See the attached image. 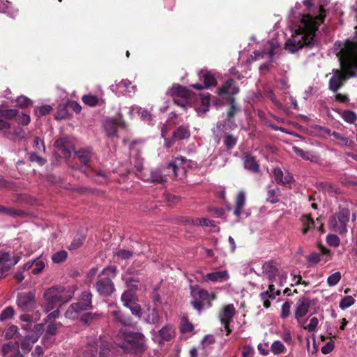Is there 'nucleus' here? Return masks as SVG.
Here are the masks:
<instances>
[{
    "mask_svg": "<svg viewBox=\"0 0 357 357\" xmlns=\"http://www.w3.org/2000/svg\"><path fill=\"white\" fill-rule=\"evenodd\" d=\"M305 13L299 10L301 5L297 3L289 15L291 36L286 43V49L291 53L303 47L312 48L317 43L315 33L319 25L324 22L325 10L323 6H314L312 0H304Z\"/></svg>",
    "mask_w": 357,
    "mask_h": 357,
    "instance_id": "1",
    "label": "nucleus"
},
{
    "mask_svg": "<svg viewBox=\"0 0 357 357\" xmlns=\"http://www.w3.org/2000/svg\"><path fill=\"white\" fill-rule=\"evenodd\" d=\"M334 49L337 52L342 70H333L329 80V89L337 92L348 77L357 75V43L349 40L344 43L335 42Z\"/></svg>",
    "mask_w": 357,
    "mask_h": 357,
    "instance_id": "2",
    "label": "nucleus"
},
{
    "mask_svg": "<svg viewBox=\"0 0 357 357\" xmlns=\"http://www.w3.org/2000/svg\"><path fill=\"white\" fill-rule=\"evenodd\" d=\"M238 91L239 89L235 85V82L233 79L227 80L223 85L218 89V95L222 98H225V96H226V100L230 103V108L227 112V119L218 123V127L221 128L223 131L231 130L236 127L234 116L238 109L235 105L233 96L237 94Z\"/></svg>",
    "mask_w": 357,
    "mask_h": 357,
    "instance_id": "3",
    "label": "nucleus"
},
{
    "mask_svg": "<svg viewBox=\"0 0 357 357\" xmlns=\"http://www.w3.org/2000/svg\"><path fill=\"white\" fill-rule=\"evenodd\" d=\"M74 288H66L63 286H54L47 289L43 297L45 302L42 305L43 310L47 313L54 309L57 305L63 304L71 300L74 295Z\"/></svg>",
    "mask_w": 357,
    "mask_h": 357,
    "instance_id": "4",
    "label": "nucleus"
},
{
    "mask_svg": "<svg viewBox=\"0 0 357 357\" xmlns=\"http://www.w3.org/2000/svg\"><path fill=\"white\" fill-rule=\"evenodd\" d=\"M119 345L126 353L137 354L144 351L142 335L121 330L118 335Z\"/></svg>",
    "mask_w": 357,
    "mask_h": 357,
    "instance_id": "5",
    "label": "nucleus"
},
{
    "mask_svg": "<svg viewBox=\"0 0 357 357\" xmlns=\"http://www.w3.org/2000/svg\"><path fill=\"white\" fill-rule=\"evenodd\" d=\"M116 271L115 266H108L101 271L96 284V290L100 295L108 296L114 292L115 288L112 280L116 276Z\"/></svg>",
    "mask_w": 357,
    "mask_h": 357,
    "instance_id": "6",
    "label": "nucleus"
},
{
    "mask_svg": "<svg viewBox=\"0 0 357 357\" xmlns=\"http://www.w3.org/2000/svg\"><path fill=\"white\" fill-rule=\"evenodd\" d=\"M350 213L347 208H340L339 211L331 215L328 220V228L336 233L344 234L347 232V223Z\"/></svg>",
    "mask_w": 357,
    "mask_h": 357,
    "instance_id": "7",
    "label": "nucleus"
},
{
    "mask_svg": "<svg viewBox=\"0 0 357 357\" xmlns=\"http://www.w3.org/2000/svg\"><path fill=\"white\" fill-rule=\"evenodd\" d=\"M185 157L180 156L176 158L173 161L169 162L165 169H164V173L167 174H158V183H165L168 181V177L171 178H177L180 173H183L184 168L181 167L186 161Z\"/></svg>",
    "mask_w": 357,
    "mask_h": 357,
    "instance_id": "8",
    "label": "nucleus"
},
{
    "mask_svg": "<svg viewBox=\"0 0 357 357\" xmlns=\"http://www.w3.org/2000/svg\"><path fill=\"white\" fill-rule=\"evenodd\" d=\"M169 93L172 96L174 105L179 106L184 110L191 107V94L190 91L185 87L181 86H173Z\"/></svg>",
    "mask_w": 357,
    "mask_h": 357,
    "instance_id": "9",
    "label": "nucleus"
},
{
    "mask_svg": "<svg viewBox=\"0 0 357 357\" xmlns=\"http://www.w3.org/2000/svg\"><path fill=\"white\" fill-rule=\"evenodd\" d=\"M255 267L250 268V272H255L257 275L265 274L267 275L270 283L276 281V276L278 275V268L273 261L263 262H255Z\"/></svg>",
    "mask_w": 357,
    "mask_h": 357,
    "instance_id": "10",
    "label": "nucleus"
},
{
    "mask_svg": "<svg viewBox=\"0 0 357 357\" xmlns=\"http://www.w3.org/2000/svg\"><path fill=\"white\" fill-rule=\"evenodd\" d=\"M110 352L109 343L100 337L89 343L85 356L86 357H108Z\"/></svg>",
    "mask_w": 357,
    "mask_h": 357,
    "instance_id": "11",
    "label": "nucleus"
},
{
    "mask_svg": "<svg viewBox=\"0 0 357 357\" xmlns=\"http://www.w3.org/2000/svg\"><path fill=\"white\" fill-rule=\"evenodd\" d=\"M17 305L22 311L29 312L33 310L36 306L35 294L32 291L20 294L17 298Z\"/></svg>",
    "mask_w": 357,
    "mask_h": 357,
    "instance_id": "12",
    "label": "nucleus"
},
{
    "mask_svg": "<svg viewBox=\"0 0 357 357\" xmlns=\"http://www.w3.org/2000/svg\"><path fill=\"white\" fill-rule=\"evenodd\" d=\"M236 313V310L233 304L227 305L220 313L219 317L223 326L224 329L227 331V335H229L231 330L229 328V324Z\"/></svg>",
    "mask_w": 357,
    "mask_h": 357,
    "instance_id": "13",
    "label": "nucleus"
},
{
    "mask_svg": "<svg viewBox=\"0 0 357 357\" xmlns=\"http://www.w3.org/2000/svg\"><path fill=\"white\" fill-rule=\"evenodd\" d=\"M199 79L204 81V84H195L192 86L197 90H202L203 89H208L211 86H215L217 81L214 74L211 71L206 70H202L199 73Z\"/></svg>",
    "mask_w": 357,
    "mask_h": 357,
    "instance_id": "14",
    "label": "nucleus"
},
{
    "mask_svg": "<svg viewBox=\"0 0 357 357\" xmlns=\"http://www.w3.org/2000/svg\"><path fill=\"white\" fill-rule=\"evenodd\" d=\"M280 47V44L277 41H268L266 45V47L262 50H255L254 52L255 59H260L268 56L272 59L273 55L276 53L277 50Z\"/></svg>",
    "mask_w": 357,
    "mask_h": 357,
    "instance_id": "15",
    "label": "nucleus"
},
{
    "mask_svg": "<svg viewBox=\"0 0 357 357\" xmlns=\"http://www.w3.org/2000/svg\"><path fill=\"white\" fill-rule=\"evenodd\" d=\"M311 305V301L310 298L303 296L298 299L295 305L294 315L297 320L305 317L309 312Z\"/></svg>",
    "mask_w": 357,
    "mask_h": 357,
    "instance_id": "16",
    "label": "nucleus"
},
{
    "mask_svg": "<svg viewBox=\"0 0 357 357\" xmlns=\"http://www.w3.org/2000/svg\"><path fill=\"white\" fill-rule=\"evenodd\" d=\"M119 126H125L122 121V115L119 114V118L109 119L105 121L104 128L107 135L109 137H114L117 132V128Z\"/></svg>",
    "mask_w": 357,
    "mask_h": 357,
    "instance_id": "17",
    "label": "nucleus"
},
{
    "mask_svg": "<svg viewBox=\"0 0 357 357\" xmlns=\"http://www.w3.org/2000/svg\"><path fill=\"white\" fill-rule=\"evenodd\" d=\"M326 133L328 135L333 137L334 139L337 141V144L340 146L354 148L355 146V142L353 140L338 132L331 131V130L327 129Z\"/></svg>",
    "mask_w": 357,
    "mask_h": 357,
    "instance_id": "18",
    "label": "nucleus"
},
{
    "mask_svg": "<svg viewBox=\"0 0 357 357\" xmlns=\"http://www.w3.org/2000/svg\"><path fill=\"white\" fill-rule=\"evenodd\" d=\"M78 160L82 164L80 167L81 171L86 172V168L89 166V163L91 161L93 153L89 149H81L75 153Z\"/></svg>",
    "mask_w": 357,
    "mask_h": 357,
    "instance_id": "19",
    "label": "nucleus"
},
{
    "mask_svg": "<svg viewBox=\"0 0 357 357\" xmlns=\"http://www.w3.org/2000/svg\"><path fill=\"white\" fill-rule=\"evenodd\" d=\"M138 115L140 119L147 123H150L152 120V115L147 109H143L137 105H132L130 108L129 115L131 119L134 118L135 115Z\"/></svg>",
    "mask_w": 357,
    "mask_h": 357,
    "instance_id": "20",
    "label": "nucleus"
},
{
    "mask_svg": "<svg viewBox=\"0 0 357 357\" xmlns=\"http://www.w3.org/2000/svg\"><path fill=\"white\" fill-rule=\"evenodd\" d=\"M116 87L121 93L128 96H132L137 91V86L132 84V82L127 79L120 81L116 84Z\"/></svg>",
    "mask_w": 357,
    "mask_h": 357,
    "instance_id": "21",
    "label": "nucleus"
},
{
    "mask_svg": "<svg viewBox=\"0 0 357 357\" xmlns=\"http://www.w3.org/2000/svg\"><path fill=\"white\" fill-rule=\"evenodd\" d=\"M54 146L61 152L63 157H68L73 149L72 143L65 137L58 139L54 142Z\"/></svg>",
    "mask_w": 357,
    "mask_h": 357,
    "instance_id": "22",
    "label": "nucleus"
},
{
    "mask_svg": "<svg viewBox=\"0 0 357 357\" xmlns=\"http://www.w3.org/2000/svg\"><path fill=\"white\" fill-rule=\"evenodd\" d=\"M40 317V314L39 312H36L32 315L29 314H24L20 317V321L24 322L25 324H23L22 325V328L29 331L32 330V323H34L39 320Z\"/></svg>",
    "mask_w": 357,
    "mask_h": 357,
    "instance_id": "23",
    "label": "nucleus"
},
{
    "mask_svg": "<svg viewBox=\"0 0 357 357\" xmlns=\"http://www.w3.org/2000/svg\"><path fill=\"white\" fill-rule=\"evenodd\" d=\"M229 278V273L227 271H219L210 273H207L203 276L204 281H211L213 282H225Z\"/></svg>",
    "mask_w": 357,
    "mask_h": 357,
    "instance_id": "24",
    "label": "nucleus"
},
{
    "mask_svg": "<svg viewBox=\"0 0 357 357\" xmlns=\"http://www.w3.org/2000/svg\"><path fill=\"white\" fill-rule=\"evenodd\" d=\"M175 336V331L174 328L171 326H165L162 328L158 332V340L159 344H161L162 342H169L172 340Z\"/></svg>",
    "mask_w": 357,
    "mask_h": 357,
    "instance_id": "25",
    "label": "nucleus"
},
{
    "mask_svg": "<svg viewBox=\"0 0 357 357\" xmlns=\"http://www.w3.org/2000/svg\"><path fill=\"white\" fill-rule=\"evenodd\" d=\"M244 167L253 172L257 173L259 171V165L256 158L249 153H246L243 157Z\"/></svg>",
    "mask_w": 357,
    "mask_h": 357,
    "instance_id": "26",
    "label": "nucleus"
},
{
    "mask_svg": "<svg viewBox=\"0 0 357 357\" xmlns=\"http://www.w3.org/2000/svg\"><path fill=\"white\" fill-rule=\"evenodd\" d=\"M45 263L40 259H36L33 261H30L24 265L23 270L28 271L32 268V273L33 275H38L45 268Z\"/></svg>",
    "mask_w": 357,
    "mask_h": 357,
    "instance_id": "27",
    "label": "nucleus"
},
{
    "mask_svg": "<svg viewBox=\"0 0 357 357\" xmlns=\"http://www.w3.org/2000/svg\"><path fill=\"white\" fill-rule=\"evenodd\" d=\"M210 106V95L208 93L206 94H202L200 97V103L197 105L195 110L199 116L204 115L209 109Z\"/></svg>",
    "mask_w": 357,
    "mask_h": 357,
    "instance_id": "28",
    "label": "nucleus"
},
{
    "mask_svg": "<svg viewBox=\"0 0 357 357\" xmlns=\"http://www.w3.org/2000/svg\"><path fill=\"white\" fill-rule=\"evenodd\" d=\"M190 292L193 299L204 301L209 298V294L206 290L200 288L199 286H190Z\"/></svg>",
    "mask_w": 357,
    "mask_h": 357,
    "instance_id": "29",
    "label": "nucleus"
},
{
    "mask_svg": "<svg viewBox=\"0 0 357 357\" xmlns=\"http://www.w3.org/2000/svg\"><path fill=\"white\" fill-rule=\"evenodd\" d=\"M245 195L243 192H240L236 198V204L234 211V214L236 217H240V215L243 213V207L245 206Z\"/></svg>",
    "mask_w": 357,
    "mask_h": 357,
    "instance_id": "30",
    "label": "nucleus"
},
{
    "mask_svg": "<svg viewBox=\"0 0 357 357\" xmlns=\"http://www.w3.org/2000/svg\"><path fill=\"white\" fill-rule=\"evenodd\" d=\"M38 341L37 335H26L22 340L20 346L24 353H29L33 345Z\"/></svg>",
    "mask_w": 357,
    "mask_h": 357,
    "instance_id": "31",
    "label": "nucleus"
},
{
    "mask_svg": "<svg viewBox=\"0 0 357 357\" xmlns=\"http://www.w3.org/2000/svg\"><path fill=\"white\" fill-rule=\"evenodd\" d=\"M91 298V293L89 291H85L82 293L79 301L77 303H80V307L82 308V310H87L92 307Z\"/></svg>",
    "mask_w": 357,
    "mask_h": 357,
    "instance_id": "32",
    "label": "nucleus"
},
{
    "mask_svg": "<svg viewBox=\"0 0 357 357\" xmlns=\"http://www.w3.org/2000/svg\"><path fill=\"white\" fill-rule=\"evenodd\" d=\"M82 311L83 310L82 308L80 307V303H73L65 312V317L70 319H75Z\"/></svg>",
    "mask_w": 357,
    "mask_h": 357,
    "instance_id": "33",
    "label": "nucleus"
},
{
    "mask_svg": "<svg viewBox=\"0 0 357 357\" xmlns=\"http://www.w3.org/2000/svg\"><path fill=\"white\" fill-rule=\"evenodd\" d=\"M301 220L303 226L302 229V233L303 234H307L310 230L314 227V221L310 215H302Z\"/></svg>",
    "mask_w": 357,
    "mask_h": 357,
    "instance_id": "34",
    "label": "nucleus"
},
{
    "mask_svg": "<svg viewBox=\"0 0 357 357\" xmlns=\"http://www.w3.org/2000/svg\"><path fill=\"white\" fill-rule=\"evenodd\" d=\"M19 260L20 257L17 256L11 259L10 255L6 252H2L0 254V264H6L7 266H9V269H10L12 266H15Z\"/></svg>",
    "mask_w": 357,
    "mask_h": 357,
    "instance_id": "35",
    "label": "nucleus"
},
{
    "mask_svg": "<svg viewBox=\"0 0 357 357\" xmlns=\"http://www.w3.org/2000/svg\"><path fill=\"white\" fill-rule=\"evenodd\" d=\"M174 138L176 140L187 139L190 137V131L187 126H181L173 132Z\"/></svg>",
    "mask_w": 357,
    "mask_h": 357,
    "instance_id": "36",
    "label": "nucleus"
},
{
    "mask_svg": "<svg viewBox=\"0 0 357 357\" xmlns=\"http://www.w3.org/2000/svg\"><path fill=\"white\" fill-rule=\"evenodd\" d=\"M17 350H19V344L18 342H8L6 344H4L2 347V354L3 356H6L8 354L13 355L14 354Z\"/></svg>",
    "mask_w": 357,
    "mask_h": 357,
    "instance_id": "37",
    "label": "nucleus"
},
{
    "mask_svg": "<svg viewBox=\"0 0 357 357\" xmlns=\"http://www.w3.org/2000/svg\"><path fill=\"white\" fill-rule=\"evenodd\" d=\"M112 316L114 319L121 323L123 325L125 326H130L131 325V321L129 317L125 316L123 314H122L120 311L118 310H114L112 312Z\"/></svg>",
    "mask_w": 357,
    "mask_h": 357,
    "instance_id": "38",
    "label": "nucleus"
},
{
    "mask_svg": "<svg viewBox=\"0 0 357 357\" xmlns=\"http://www.w3.org/2000/svg\"><path fill=\"white\" fill-rule=\"evenodd\" d=\"M293 151L296 155H298V156L301 157L305 160L314 161V159L316 158V156L314 155L312 153L305 151L299 147L294 146Z\"/></svg>",
    "mask_w": 357,
    "mask_h": 357,
    "instance_id": "39",
    "label": "nucleus"
},
{
    "mask_svg": "<svg viewBox=\"0 0 357 357\" xmlns=\"http://www.w3.org/2000/svg\"><path fill=\"white\" fill-rule=\"evenodd\" d=\"M286 348L283 343L279 340L274 341L271 347V352L275 355H279L284 353Z\"/></svg>",
    "mask_w": 357,
    "mask_h": 357,
    "instance_id": "40",
    "label": "nucleus"
},
{
    "mask_svg": "<svg viewBox=\"0 0 357 357\" xmlns=\"http://www.w3.org/2000/svg\"><path fill=\"white\" fill-rule=\"evenodd\" d=\"M83 102L89 106L93 107L99 104L100 99L92 94H87L82 96Z\"/></svg>",
    "mask_w": 357,
    "mask_h": 357,
    "instance_id": "41",
    "label": "nucleus"
},
{
    "mask_svg": "<svg viewBox=\"0 0 357 357\" xmlns=\"http://www.w3.org/2000/svg\"><path fill=\"white\" fill-rule=\"evenodd\" d=\"M121 301L125 306H130V304L135 303L134 293L130 290L125 291L121 296Z\"/></svg>",
    "mask_w": 357,
    "mask_h": 357,
    "instance_id": "42",
    "label": "nucleus"
},
{
    "mask_svg": "<svg viewBox=\"0 0 357 357\" xmlns=\"http://www.w3.org/2000/svg\"><path fill=\"white\" fill-rule=\"evenodd\" d=\"M15 314V310L13 307H6L0 314V321H4L11 319Z\"/></svg>",
    "mask_w": 357,
    "mask_h": 357,
    "instance_id": "43",
    "label": "nucleus"
},
{
    "mask_svg": "<svg viewBox=\"0 0 357 357\" xmlns=\"http://www.w3.org/2000/svg\"><path fill=\"white\" fill-rule=\"evenodd\" d=\"M317 188L325 192L333 193L335 192V187L328 182H320L317 183Z\"/></svg>",
    "mask_w": 357,
    "mask_h": 357,
    "instance_id": "44",
    "label": "nucleus"
},
{
    "mask_svg": "<svg viewBox=\"0 0 357 357\" xmlns=\"http://www.w3.org/2000/svg\"><path fill=\"white\" fill-rule=\"evenodd\" d=\"M280 195V190L278 188L271 189L267 193V201L275 204L278 202V196Z\"/></svg>",
    "mask_w": 357,
    "mask_h": 357,
    "instance_id": "45",
    "label": "nucleus"
},
{
    "mask_svg": "<svg viewBox=\"0 0 357 357\" xmlns=\"http://www.w3.org/2000/svg\"><path fill=\"white\" fill-rule=\"evenodd\" d=\"M341 280V273L340 272H335L330 275L327 278V284L330 287L336 285Z\"/></svg>",
    "mask_w": 357,
    "mask_h": 357,
    "instance_id": "46",
    "label": "nucleus"
},
{
    "mask_svg": "<svg viewBox=\"0 0 357 357\" xmlns=\"http://www.w3.org/2000/svg\"><path fill=\"white\" fill-rule=\"evenodd\" d=\"M342 118L347 123H354L357 119V116L355 112L350 110H346L342 114Z\"/></svg>",
    "mask_w": 357,
    "mask_h": 357,
    "instance_id": "47",
    "label": "nucleus"
},
{
    "mask_svg": "<svg viewBox=\"0 0 357 357\" xmlns=\"http://www.w3.org/2000/svg\"><path fill=\"white\" fill-rule=\"evenodd\" d=\"M114 256L126 260L130 259L133 256V252L128 250L121 249L115 252Z\"/></svg>",
    "mask_w": 357,
    "mask_h": 357,
    "instance_id": "48",
    "label": "nucleus"
},
{
    "mask_svg": "<svg viewBox=\"0 0 357 357\" xmlns=\"http://www.w3.org/2000/svg\"><path fill=\"white\" fill-rule=\"evenodd\" d=\"M354 299L351 296H344L340 303V307L342 310L349 307L354 303Z\"/></svg>",
    "mask_w": 357,
    "mask_h": 357,
    "instance_id": "49",
    "label": "nucleus"
},
{
    "mask_svg": "<svg viewBox=\"0 0 357 357\" xmlns=\"http://www.w3.org/2000/svg\"><path fill=\"white\" fill-rule=\"evenodd\" d=\"M67 255L68 254L66 251L61 250L54 253L52 257V259L54 263H60L66 259Z\"/></svg>",
    "mask_w": 357,
    "mask_h": 357,
    "instance_id": "50",
    "label": "nucleus"
},
{
    "mask_svg": "<svg viewBox=\"0 0 357 357\" xmlns=\"http://www.w3.org/2000/svg\"><path fill=\"white\" fill-rule=\"evenodd\" d=\"M236 138L234 137L232 135H226L225 137V139H224V143L226 146V147L227 148V149H233L235 145L236 144Z\"/></svg>",
    "mask_w": 357,
    "mask_h": 357,
    "instance_id": "51",
    "label": "nucleus"
},
{
    "mask_svg": "<svg viewBox=\"0 0 357 357\" xmlns=\"http://www.w3.org/2000/svg\"><path fill=\"white\" fill-rule=\"evenodd\" d=\"M327 243L332 247L337 248L340 243V238L335 234H328L326 236Z\"/></svg>",
    "mask_w": 357,
    "mask_h": 357,
    "instance_id": "52",
    "label": "nucleus"
},
{
    "mask_svg": "<svg viewBox=\"0 0 357 357\" xmlns=\"http://www.w3.org/2000/svg\"><path fill=\"white\" fill-rule=\"evenodd\" d=\"M260 298H261V300L263 301L264 303V306L266 307V308H268L270 307L271 305V302L269 301L268 298H275V295L274 294H269L268 291H264V292H262L260 294Z\"/></svg>",
    "mask_w": 357,
    "mask_h": 357,
    "instance_id": "53",
    "label": "nucleus"
},
{
    "mask_svg": "<svg viewBox=\"0 0 357 357\" xmlns=\"http://www.w3.org/2000/svg\"><path fill=\"white\" fill-rule=\"evenodd\" d=\"M193 224L202 226H215V221L208 220L207 218H197L193 220Z\"/></svg>",
    "mask_w": 357,
    "mask_h": 357,
    "instance_id": "54",
    "label": "nucleus"
},
{
    "mask_svg": "<svg viewBox=\"0 0 357 357\" xmlns=\"http://www.w3.org/2000/svg\"><path fill=\"white\" fill-rule=\"evenodd\" d=\"M16 121L19 124L26 126L31 121V118L29 114H17Z\"/></svg>",
    "mask_w": 357,
    "mask_h": 357,
    "instance_id": "55",
    "label": "nucleus"
},
{
    "mask_svg": "<svg viewBox=\"0 0 357 357\" xmlns=\"http://www.w3.org/2000/svg\"><path fill=\"white\" fill-rule=\"evenodd\" d=\"M291 304V303L289 301H286L282 304L280 314L282 319H285L289 316Z\"/></svg>",
    "mask_w": 357,
    "mask_h": 357,
    "instance_id": "56",
    "label": "nucleus"
},
{
    "mask_svg": "<svg viewBox=\"0 0 357 357\" xmlns=\"http://www.w3.org/2000/svg\"><path fill=\"white\" fill-rule=\"evenodd\" d=\"M193 325L187 319H183L181 324V331L183 333L191 332L193 330Z\"/></svg>",
    "mask_w": 357,
    "mask_h": 357,
    "instance_id": "57",
    "label": "nucleus"
},
{
    "mask_svg": "<svg viewBox=\"0 0 357 357\" xmlns=\"http://www.w3.org/2000/svg\"><path fill=\"white\" fill-rule=\"evenodd\" d=\"M266 96L269 98L273 104L278 108H282L281 103L277 100L273 91L271 89H267L265 92Z\"/></svg>",
    "mask_w": 357,
    "mask_h": 357,
    "instance_id": "58",
    "label": "nucleus"
},
{
    "mask_svg": "<svg viewBox=\"0 0 357 357\" xmlns=\"http://www.w3.org/2000/svg\"><path fill=\"white\" fill-rule=\"evenodd\" d=\"M52 107L48 105H44L36 108L35 112L38 116H44L52 110Z\"/></svg>",
    "mask_w": 357,
    "mask_h": 357,
    "instance_id": "59",
    "label": "nucleus"
},
{
    "mask_svg": "<svg viewBox=\"0 0 357 357\" xmlns=\"http://www.w3.org/2000/svg\"><path fill=\"white\" fill-rule=\"evenodd\" d=\"M17 105L21 107H26L31 105V100L26 96H21L16 99Z\"/></svg>",
    "mask_w": 357,
    "mask_h": 357,
    "instance_id": "60",
    "label": "nucleus"
},
{
    "mask_svg": "<svg viewBox=\"0 0 357 357\" xmlns=\"http://www.w3.org/2000/svg\"><path fill=\"white\" fill-rule=\"evenodd\" d=\"M17 111L13 109H9L2 111V116L5 119H10L13 118H17Z\"/></svg>",
    "mask_w": 357,
    "mask_h": 357,
    "instance_id": "61",
    "label": "nucleus"
},
{
    "mask_svg": "<svg viewBox=\"0 0 357 357\" xmlns=\"http://www.w3.org/2000/svg\"><path fill=\"white\" fill-rule=\"evenodd\" d=\"M126 307L130 310L132 314L135 315L136 317H137L139 318L141 317L142 310H141L140 306L138 304L134 303L130 304V306H126Z\"/></svg>",
    "mask_w": 357,
    "mask_h": 357,
    "instance_id": "62",
    "label": "nucleus"
},
{
    "mask_svg": "<svg viewBox=\"0 0 357 357\" xmlns=\"http://www.w3.org/2000/svg\"><path fill=\"white\" fill-rule=\"evenodd\" d=\"M61 326L60 323L57 322H51L48 324L47 328V332L50 335H55L58 328Z\"/></svg>",
    "mask_w": 357,
    "mask_h": 357,
    "instance_id": "63",
    "label": "nucleus"
},
{
    "mask_svg": "<svg viewBox=\"0 0 357 357\" xmlns=\"http://www.w3.org/2000/svg\"><path fill=\"white\" fill-rule=\"evenodd\" d=\"M17 327L16 326L12 325L10 326H9L5 331V333H4L5 338L7 340L13 338V337L17 333Z\"/></svg>",
    "mask_w": 357,
    "mask_h": 357,
    "instance_id": "64",
    "label": "nucleus"
}]
</instances>
